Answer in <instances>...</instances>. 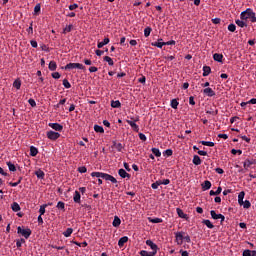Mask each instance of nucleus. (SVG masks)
<instances>
[{
    "label": "nucleus",
    "mask_w": 256,
    "mask_h": 256,
    "mask_svg": "<svg viewBox=\"0 0 256 256\" xmlns=\"http://www.w3.org/2000/svg\"><path fill=\"white\" fill-rule=\"evenodd\" d=\"M35 175L38 179H45V172H43L41 169L35 171Z\"/></svg>",
    "instance_id": "aec40b11"
},
{
    "label": "nucleus",
    "mask_w": 256,
    "mask_h": 256,
    "mask_svg": "<svg viewBox=\"0 0 256 256\" xmlns=\"http://www.w3.org/2000/svg\"><path fill=\"white\" fill-rule=\"evenodd\" d=\"M159 185H161V180H158L151 184L152 189H159Z\"/></svg>",
    "instance_id": "8fccbe9b"
},
{
    "label": "nucleus",
    "mask_w": 256,
    "mask_h": 256,
    "mask_svg": "<svg viewBox=\"0 0 256 256\" xmlns=\"http://www.w3.org/2000/svg\"><path fill=\"white\" fill-rule=\"evenodd\" d=\"M170 105L172 109H177V107H179V101H177V99H172Z\"/></svg>",
    "instance_id": "ea45409f"
},
{
    "label": "nucleus",
    "mask_w": 256,
    "mask_h": 256,
    "mask_svg": "<svg viewBox=\"0 0 256 256\" xmlns=\"http://www.w3.org/2000/svg\"><path fill=\"white\" fill-rule=\"evenodd\" d=\"M64 69H65L66 71H69V70H71V69H80V70H82V71H85V66H84L83 64H81V63H68V64L64 67Z\"/></svg>",
    "instance_id": "f03ea898"
},
{
    "label": "nucleus",
    "mask_w": 256,
    "mask_h": 256,
    "mask_svg": "<svg viewBox=\"0 0 256 256\" xmlns=\"http://www.w3.org/2000/svg\"><path fill=\"white\" fill-rule=\"evenodd\" d=\"M211 74V67L203 66V77H208Z\"/></svg>",
    "instance_id": "4be33fe9"
},
{
    "label": "nucleus",
    "mask_w": 256,
    "mask_h": 256,
    "mask_svg": "<svg viewBox=\"0 0 256 256\" xmlns=\"http://www.w3.org/2000/svg\"><path fill=\"white\" fill-rule=\"evenodd\" d=\"M6 165L9 171H12V172L17 171V167L15 166V164H13V162H6Z\"/></svg>",
    "instance_id": "cd10ccee"
},
{
    "label": "nucleus",
    "mask_w": 256,
    "mask_h": 256,
    "mask_svg": "<svg viewBox=\"0 0 256 256\" xmlns=\"http://www.w3.org/2000/svg\"><path fill=\"white\" fill-rule=\"evenodd\" d=\"M163 155L166 157H171L173 155V150L172 149H167L163 152Z\"/></svg>",
    "instance_id": "3c124183"
},
{
    "label": "nucleus",
    "mask_w": 256,
    "mask_h": 256,
    "mask_svg": "<svg viewBox=\"0 0 256 256\" xmlns=\"http://www.w3.org/2000/svg\"><path fill=\"white\" fill-rule=\"evenodd\" d=\"M46 136L50 139V141H57V139H59V137H61V134L59 132L50 130L46 133Z\"/></svg>",
    "instance_id": "20e7f679"
},
{
    "label": "nucleus",
    "mask_w": 256,
    "mask_h": 256,
    "mask_svg": "<svg viewBox=\"0 0 256 256\" xmlns=\"http://www.w3.org/2000/svg\"><path fill=\"white\" fill-rule=\"evenodd\" d=\"M240 19L242 21H247V19H250L251 23H256V15L251 8H247L245 11L241 12Z\"/></svg>",
    "instance_id": "f257e3e1"
},
{
    "label": "nucleus",
    "mask_w": 256,
    "mask_h": 256,
    "mask_svg": "<svg viewBox=\"0 0 256 256\" xmlns=\"http://www.w3.org/2000/svg\"><path fill=\"white\" fill-rule=\"evenodd\" d=\"M223 191V188H221V186H219L218 188H217V190H215V191H213V190H211L210 191V195L211 196H213V195H221V192Z\"/></svg>",
    "instance_id": "7c9ffc66"
},
{
    "label": "nucleus",
    "mask_w": 256,
    "mask_h": 256,
    "mask_svg": "<svg viewBox=\"0 0 256 256\" xmlns=\"http://www.w3.org/2000/svg\"><path fill=\"white\" fill-rule=\"evenodd\" d=\"M111 107L113 109H119V107H121V102L119 100H112L111 101Z\"/></svg>",
    "instance_id": "a878e982"
},
{
    "label": "nucleus",
    "mask_w": 256,
    "mask_h": 256,
    "mask_svg": "<svg viewBox=\"0 0 256 256\" xmlns=\"http://www.w3.org/2000/svg\"><path fill=\"white\" fill-rule=\"evenodd\" d=\"M99 71V68L95 67V66H91L89 68V72L90 73H97Z\"/></svg>",
    "instance_id": "052dcab7"
},
{
    "label": "nucleus",
    "mask_w": 256,
    "mask_h": 256,
    "mask_svg": "<svg viewBox=\"0 0 256 256\" xmlns=\"http://www.w3.org/2000/svg\"><path fill=\"white\" fill-rule=\"evenodd\" d=\"M118 175L122 179H131V174L127 173V171H125V169H123V168L118 170Z\"/></svg>",
    "instance_id": "1a4fd4ad"
},
{
    "label": "nucleus",
    "mask_w": 256,
    "mask_h": 256,
    "mask_svg": "<svg viewBox=\"0 0 256 256\" xmlns=\"http://www.w3.org/2000/svg\"><path fill=\"white\" fill-rule=\"evenodd\" d=\"M127 241H129V237L127 236L121 237L118 241V246L123 247L125 243H127Z\"/></svg>",
    "instance_id": "a211bd4d"
},
{
    "label": "nucleus",
    "mask_w": 256,
    "mask_h": 256,
    "mask_svg": "<svg viewBox=\"0 0 256 256\" xmlns=\"http://www.w3.org/2000/svg\"><path fill=\"white\" fill-rule=\"evenodd\" d=\"M151 31H153V29L151 27H146L144 29V37H149V35H151Z\"/></svg>",
    "instance_id": "37998d69"
},
{
    "label": "nucleus",
    "mask_w": 256,
    "mask_h": 256,
    "mask_svg": "<svg viewBox=\"0 0 256 256\" xmlns=\"http://www.w3.org/2000/svg\"><path fill=\"white\" fill-rule=\"evenodd\" d=\"M251 253H252V251L247 249V250L243 251L242 256H252Z\"/></svg>",
    "instance_id": "e2e57ef3"
},
{
    "label": "nucleus",
    "mask_w": 256,
    "mask_h": 256,
    "mask_svg": "<svg viewBox=\"0 0 256 256\" xmlns=\"http://www.w3.org/2000/svg\"><path fill=\"white\" fill-rule=\"evenodd\" d=\"M53 79H61V74L59 72L52 73Z\"/></svg>",
    "instance_id": "680f3d73"
},
{
    "label": "nucleus",
    "mask_w": 256,
    "mask_h": 256,
    "mask_svg": "<svg viewBox=\"0 0 256 256\" xmlns=\"http://www.w3.org/2000/svg\"><path fill=\"white\" fill-rule=\"evenodd\" d=\"M104 61H106V63H108V65H110L111 67L115 65V62H113V59L109 56H105Z\"/></svg>",
    "instance_id": "72a5a7b5"
},
{
    "label": "nucleus",
    "mask_w": 256,
    "mask_h": 256,
    "mask_svg": "<svg viewBox=\"0 0 256 256\" xmlns=\"http://www.w3.org/2000/svg\"><path fill=\"white\" fill-rule=\"evenodd\" d=\"M192 163L194 165H201V163H202L201 157H199L198 155H194Z\"/></svg>",
    "instance_id": "bb28decb"
},
{
    "label": "nucleus",
    "mask_w": 256,
    "mask_h": 256,
    "mask_svg": "<svg viewBox=\"0 0 256 256\" xmlns=\"http://www.w3.org/2000/svg\"><path fill=\"white\" fill-rule=\"evenodd\" d=\"M45 209H47V204H43L40 206L39 213L41 216L45 215Z\"/></svg>",
    "instance_id": "de8ad7c7"
},
{
    "label": "nucleus",
    "mask_w": 256,
    "mask_h": 256,
    "mask_svg": "<svg viewBox=\"0 0 256 256\" xmlns=\"http://www.w3.org/2000/svg\"><path fill=\"white\" fill-rule=\"evenodd\" d=\"M23 181V177H19L18 182H9L10 187H17Z\"/></svg>",
    "instance_id": "c03bdc74"
},
{
    "label": "nucleus",
    "mask_w": 256,
    "mask_h": 256,
    "mask_svg": "<svg viewBox=\"0 0 256 256\" xmlns=\"http://www.w3.org/2000/svg\"><path fill=\"white\" fill-rule=\"evenodd\" d=\"M102 179H104L105 181H110L111 183H114L115 187H119V185H117V178L113 177L110 174L104 173L102 176Z\"/></svg>",
    "instance_id": "0eeeda50"
},
{
    "label": "nucleus",
    "mask_w": 256,
    "mask_h": 256,
    "mask_svg": "<svg viewBox=\"0 0 256 256\" xmlns=\"http://www.w3.org/2000/svg\"><path fill=\"white\" fill-rule=\"evenodd\" d=\"M112 225L113 227H119V225H121V218H119V216H115Z\"/></svg>",
    "instance_id": "393cba45"
},
{
    "label": "nucleus",
    "mask_w": 256,
    "mask_h": 256,
    "mask_svg": "<svg viewBox=\"0 0 256 256\" xmlns=\"http://www.w3.org/2000/svg\"><path fill=\"white\" fill-rule=\"evenodd\" d=\"M73 201L74 203H81V192L77 190L74 192Z\"/></svg>",
    "instance_id": "4468645a"
},
{
    "label": "nucleus",
    "mask_w": 256,
    "mask_h": 256,
    "mask_svg": "<svg viewBox=\"0 0 256 256\" xmlns=\"http://www.w3.org/2000/svg\"><path fill=\"white\" fill-rule=\"evenodd\" d=\"M105 173H103V172H92L91 173V177H97L98 179L99 178H101V179H103V175H104Z\"/></svg>",
    "instance_id": "a19ab883"
},
{
    "label": "nucleus",
    "mask_w": 256,
    "mask_h": 256,
    "mask_svg": "<svg viewBox=\"0 0 256 256\" xmlns=\"http://www.w3.org/2000/svg\"><path fill=\"white\" fill-rule=\"evenodd\" d=\"M48 69L50 71H57V62L56 61H50Z\"/></svg>",
    "instance_id": "5701e85b"
},
{
    "label": "nucleus",
    "mask_w": 256,
    "mask_h": 256,
    "mask_svg": "<svg viewBox=\"0 0 256 256\" xmlns=\"http://www.w3.org/2000/svg\"><path fill=\"white\" fill-rule=\"evenodd\" d=\"M152 153L155 157H161V151L158 148H152Z\"/></svg>",
    "instance_id": "a18cd8bd"
},
{
    "label": "nucleus",
    "mask_w": 256,
    "mask_h": 256,
    "mask_svg": "<svg viewBox=\"0 0 256 256\" xmlns=\"http://www.w3.org/2000/svg\"><path fill=\"white\" fill-rule=\"evenodd\" d=\"M79 173H87V167L82 166L78 168Z\"/></svg>",
    "instance_id": "69168bd1"
},
{
    "label": "nucleus",
    "mask_w": 256,
    "mask_h": 256,
    "mask_svg": "<svg viewBox=\"0 0 256 256\" xmlns=\"http://www.w3.org/2000/svg\"><path fill=\"white\" fill-rule=\"evenodd\" d=\"M148 221H149V223H163V219H161V218L148 217Z\"/></svg>",
    "instance_id": "c756f323"
},
{
    "label": "nucleus",
    "mask_w": 256,
    "mask_h": 256,
    "mask_svg": "<svg viewBox=\"0 0 256 256\" xmlns=\"http://www.w3.org/2000/svg\"><path fill=\"white\" fill-rule=\"evenodd\" d=\"M56 207L57 209H61L62 211H65V202L59 201Z\"/></svg>",
    "instance_id": "09e8293b"
},
{
    "label": "nucleus",
    "mask_w": 256,
    "mask_h": 256,
    "mask_svg": "<svg viewBox=\"0 0 256 256\" xmlns=\"http://www.w3.org/2000/svg\"><path fill=\"white\" fill-rule=\"evenodd\" d=\"M151 45H152V47H158V49H163L165 42H163L162 38H159L158 42H152Z\"/></svg>",
    "instance_id": "f8f14e48"
},
{
    "label": "nucleus",
    "mask_w": 256,
    "mask_h": 256,
    "mask_svg": "<svg viewBox=\"0 0 256 256\" xmlns=\"http://www.w3.org/2000/svg\"><path fill=\"white\" fill-rule=\"evenodd\" d=\"M176 212L178 217H180L181 219H187V214H185V212H183L181 208H177Z\"/></svg>",
    "instance_id": "b1692460"
},
{
    "label": "nucleus",
    "mask_w": 256,
    "mask_h": 256,
    "mask_svg": "<svg viewBox=\"0 0 256 256\" xmlns=\"http://www.w3.org/2000/svg\"><path fill=\"white\" fill-rule=\"evenodd\" d=\"M13 87H15V89H21V79L17 78L14 82H13Z\"/></svg>",
    "instance_id": "2f4dec72"
},
{
    "label": "nucleus",
    "mask_w": 256,
    "mask_h": 256,
    "mask_svg": "<svg viewBox=\"0 0 256 256\" xmlns=\"http://www.w3.org/2000/svg\"><path fill=\"white\" fill-rule=\"evenodd\" d=\"M109 38H105L102 42H98L97 47L98 49H103L105 45H109Z\"/></svg>",
    "instance_id": "f3484780"
},
{
    "label": "nucleus",
    "mask_w": 256,
    "mask_h": 256,
    "mask_svg": "<svg viewBox=\"0 0 256 256\" xmlns=\"http://www.w3.org/2000/svg\"><path fill=\"white\" fill-rule=\"evenodd\" d=\"M119 153H121V151H123V144L121 143H118V145H116V148H115Z\"/></svg>",
    "instance_id": "0e129e2a"
},
{
    "label": "nucleus",
    "mask_w": 256,
    "mask_h": 256,
    "mask_svg": "<svg viewBox=\"0 0 256 256\" xmlns=\"http://www.w3.org/2000/svg\"><path fill=\"white\" fill-rule=\"evenodd\" d=\"M146 245L152 249L151 253L157 255V251H159V246H157V244H155L152 240H146Z\"/></svg>",
    "instance_id": "39448f33"
},
{
    "label": "nucleus",
    "mask_w": 256,
    "mask_h": 256,
    "mask_svg": "<svg viewBox=\"0 0 256 256\" xmlns=\"http://www.w3.org/2000/svg\"><path fill=\"white\" fill-rule=\"evenodd\" d=\"M183 241H186V243H191V237L189 235L184 236Z\"/></svg>",
    "instance_id": "774afa93"
},
{
    "label": "nucleus",
    "mask_w": 256,
    "mask_h": 256,
    "mask_svg": "<svg viewBox=\"0 0 256 256\" xmlns=\"http://www.w3.org/2000/svg\"><path fill=\"white\" fill-rule=\"evenodd\" d=\"M48 127H51V129H54V131H63V125L59 124V123H49Z\"/></svg>",
    "instance_id": "9d476101"
},
{
    "label": "nucleus",
    "mask_w": 256,
    "mask_h": 256,
    "mask_svg": "<svg viewBox=\"0 0 256 256\" xmlns=\"http://www.w3.org/2000/svg\"><path fill=\"white\" fill-rule=\"evenodd\" d=\"M39 153V150L35 146L30 147V155L31 157H37V154Z\"/></svg>",
    "instance_id": "412c9836"
},
{
    "label": "nucleus",
    "mask_w": 256,
    "mask_h": 256,
    "mask_svg": "<svg viewBox=\"0 0 256 256\" xmlns=\"http://www.w3.org/2000/svg\"><path fill=\"white\" fill-rule=\"evenodd\" d=\"M23 243H25V239L21 238L20 240L16 241V247H21L23 245Z\"/></svg>",
    "instance_id": "5fc2aeb1"
},
{
    "label": "nucleus",
    "mask_w": 256,
    "mask_h": 256,
    "mask_svg": "<svg viewBox=\"0 0 256 256\" xmlns=\"http://www.w3.org/2000/svg\"><path fill=\"white\" fill-rule=\"evenodd\" d=\"M71 31H73V24H70L63 29L64 35L67 33H71Z\"/></svg>",
    "instance_id": "e433bc0d"
},
{
    "label": "nucleus",
    "mask_w": 256,
    "mask_h": 256,
    "mask_svg": "<svg viewBox=\"0 0 256 256\" xmlns=\"http://www.w3.org/2000/svg\"><path fill=\"white\" fill-rule=\"evenodd\" d=\"M138 135H139V139H140L141 141H147V136H145V134L139 133Z\"/></svg>",
    "instance_id": "338daca9"
},
{
    "label": "nucleus",
    "mask_w": 256,
    "mask_h": 256,
    "mask_svg": "<svg viewBox=\"0 0 256 256\" xmlns=\"http://www.w3.org/2000/svg\"><path fill=\"white\" fill-rule=\"evenodd\" d=\"M140 255L141 256H155V253L154 252H149L147 250H142V251H140Z\"/></svg>",
    "instance_id": "f704fd0d"
},
{
    "label": "nucleus",
    "mask_w": 256,
    "mask_h": 256,
    "mask_svg": "<svg viewBox=\"0 0 256 256\" xmlns=\"http://www.w3.org/2000/svg\"><path fill=\"white\" fill-rule=\"evenodd\" d=\"M251 165H256V160L255 159H246L243 163L244 169H249Z\"/></svg>",
    "instance_id": "9b49d317"
},
{
    "label": "nucleus",
    "mask_w": 256,
    "mask_h": 256,
    "mask_svg": "<svg viewBox=\"0 0 256 256\" xmlns=\"http://www.w3.org/2000/svg\"><path fill=\"white\" fill-rule=\"evenodd\" d=\"M206 113L208 115H218L219 114V110H207Z\"/></svg>",
    "instance_id": "4d7b16f0"
},
{
    "label": "nucleus",
    "mask_w": 256,
    "mask_h": 256,
    "mask_svg": "<svg viewBox=\"0 0 256 256\" xmlns=\"http://www.w3.org/2000/svg\"><path fill=\"white\" fill-rule=\"evenodd\" d=\"M231 153H232V155H237V153H238V155H242V154H243V151H242V150L232 149V150H231Z\"/></svg>",
    "instance_id": "bf43d9fd"
},
{
    "label": "nucleus",
    "mask_w": 256,
    "mask_h": 256,
    "mask_svg": "<svg viewBox=\"0 0 256 256\" xmlns=\"http://www.w3.org/2000/svg\"><path fill=\"white\" fill-rule=\"evenodd\" d=\"M236 25H238V27H247V24L241 19V20H236L235 21Z\"/></svg>",
    "instance_id": "49530a36"
},
{
    "label": "nucleus",
    "mask_w": 256,
    "mask_h": 256,
    "mask_svg": "<svg viewBox=\"0 0 256 256\" xmlns=\"http://www.w3.org/2000/svg\"><path fill=\"white\" fill-rule=\"evenodd\" d=\"M236 29H237V26H235V24H230L228 26V31H230L231 33H235Z\"/></svg>",
    "instance_id": "864d4df0"
},
{
    "label": "nucleus",
    "mask_w": 256,
    "mask_h": 256,
    "mask_svg": "<svg viewBox=\"0 0 256 256\" xmlns=\"http://www.w3.org/2000/svg\"><path fill=\"white\" fill-rule=\"evenodd\" d=\"M73 234V228H67L66 231L63 232L64 237H71Z\"/></svg>",
    "instance_id": "c9c22d12"
},
{
    "label": "nucleus",
    "mask_w": 256,
    "mask_h": 256,
    "mask_svg": "<svg viewBox=\"0 0 256 256\" xmlns=\"http://www.w3.org/2000/svg\"><path fill=\"white\" fill-rule=\"evenodd\" d=\"M210 215L214 220H217L221 217V214H217V212H215V210H211L210 211Z\"/></svg>",
    "instance_id": "4c0bfd02"
},
{
    "label": "nucleus",
    "mask_w": 256,
    "mask_h": 256,
    "mask_svg": "<svg viewBox=\"0 0 256 256\" xmlns=\"http://www.w3.org/2000/svg\"><path fill=\"white\" fill-rule=\"evenodd\" d=\"M136 121H139V118H137L134 121L126 120V123H128V125H130V127H132L133 131H135L136 133H139V125H137V123H135Z\"/></svg>",
    "instance_id": "6e6552de"
},
{
    "label": "nucleus",
    "mask_w": 256,
    "mask_h": 256,
    "mask_svg": "<svg viewBox=\"0 0 256 256\" xmlns=\"http://www.w3.org/2000/svg\"><path fill=\"white\" fill-rule=\"evenodd\" d=\"M11 209L14 211V213H18V211H21V206H19V203L13 202L11 204Z\"/></svg>",
    "instance_id": "dca6fc26"
},
{
    "label": "nucleus",
    "mask_w": 256,
    "mask_h": 256,
    "mask_svg": "<svg viewBox=\"0 0 256 256\" xmlns=\"http://www.w3.org/2000/svg\"><path fill=\"white\" fill-rule=\"evenodd\" d=\"M244 209H249L251 207V202L249 200L244 201V205H242Z\"/></svg>",
    "instance_id": "6e6d98bb"
},
{
    "label": "nucleus",
    "mask_w": 256,
    "mask_h": 256,
    "mask_svg": "<svg viewBox=\"0 0 256 256\" xmlns=\"http://www.w3.org/2000/svg\"><path fill=\"white\" fill-rule=\"evenodd\" d=\"M94 131L96 133H105V129H103V126L94 125Z\"/></svg>",
    "instance_id": "473e14b6"
},
{
    "label": "nucleus",
    "mask_w": 256,
    "mask_h": 256,
    "mask_svg": "<svg viewBox=\"0 0 256 256\" xmlns=\"http://www.w3.org/2000/svg\"><path fill=\"white\" fill-rule=\"evenodd\" d=\"M174 235H175L177 245H183V239H184V236H185V232H183V231L175 232Z\"/></svg>",
    "instance_id": "423d86ee"
},
{
    "label": "nucleus",
    "mask_w": 256,
    "mask_h": 256,
    "mask_svg": "<svg viewBox=\"0 0 256 256\" xmlns=\"http://www.w3.org/2000/svg\"><path fill=\"white\" fill-rule=\"evenodd\" d=\"M18 235H22V237L29 239L31 237V229H22L21 226H18L17 228Z\"/></svg>",
    "instance_id": "7ed1b4c3"
},
{
    "label": "nucleus",
    "mask_w": 256,
    "mask_h": 256,
    "mask_svg": "<svg viewBox=\"0 0 256 256\" xmlns=\"http://www.w3.org/2000/svg\"><path fill=\"white\" fill-rule=\"evenodd\" d=\"M203 225H206V227H208V229H213L215 227V225H213V223H211L210 220H203L202 221Z\"/></svg>",
    "instance_id": "c85d7f7f"
},
{
    "label": "nucleus",
    "mask_w": 256,
    "mask_h": 256,
    "mask_svg": "<svg viewBox=\"0 0 256 256\" xmlns=\"http://www.w3.org/2000/svg\"><path fill=\"white\" fill-rule=\"evenodd\" d=\"M202 189L203 191H209V189H211V181L205 180L202 184Z\"/></svg>",
    "instance_id": "2eb2a0df"
},
{
    "label": "nucleus",
    "mask_w": 256,
    "mask_h": 256,
    "mask_svg": "<svg viewBox=\"0 0 256 256\" xmlns=\"http://www.w3.org/2000/svg\"><path fill=\"white\" fill-rule=\"evenodd\" d=\"M201 145H205L206 147H215L214 142H209V141H200Z\"/></svg>",
    "instance_id": "79ce46f5"
},
{
    "label": "nucleus",
    "mask_w": 256,
    "mask_h": 256,
    "mask_svg": "<svg viewBox=\"0 0 256 256\" xmlns=\"http://www.w3.org/2000/svg\"><path fill=\"white\" fill-rule=\"evenodd\" d=\"M28 103H29V105H31L32 107H37V102H35V99H33V98H30V99L28 100Z\"/></svg>",
    "instance_id": "13d9d810"
},
{
    "label": "nucleus",
    "mask_w": 256,
    "mask_h": 256,
    "mask_svg": "<svg viewBox=\"0 0 256 256\" xmlns=\"http://www.w3.org/2000/svg\"><path fill=\"white\" fill-rule=\"evenodd\" d=\"M203 93L204 95H207V97H215V91H213L212 88H205Z\"/></svg>",
    "instance_id": "ddd939ff"
},
{
    "label": "nucleus",
    "mask_w": 256,
    "mask_h": 256,
    "mask_svg": "<svg viewBox=\"0 0 256 256\" xmlns=\"http://www.w3.org/2000/svg\"><path fill=\"white\" fill-rule=\"evenodd\" d=\"M39 13H41V4L40 3L36 4L34 7V15H39Z\"/></svg>",
    "instance_id": "58836bf2"
},
{
    "label": "nucleus",
    "mask_w": 256,
    "mask_h": 256,
    "mask_svg": "<svg viewBox=\"0 0 256 256\" xmlns=\"http://www.w3.org/2000/svg\"><path fill=\"white\" fill-rule=\"evenodd\" d=\"M63 85H64L65 89H71V83L69 82V80L64 79Z\"/></svg>",
    "instance_id": "603ef678"
},
{
    "label": "nucleus",
    "mask_w": 256,
    "mask_h": 256,
    "mask_svg": "<svg viewBox=\"0 0 256 256\" xmlns=\"http://www.w3.org/2000/svg\"><path fill=\"white\" fill-rule=\"evenodd\" d=\"M214 61H217L218 63H223V54L215 53L213 55Z\"/></svg>",
    "instance_id": "6ab92c4d"
}]
</instances>
